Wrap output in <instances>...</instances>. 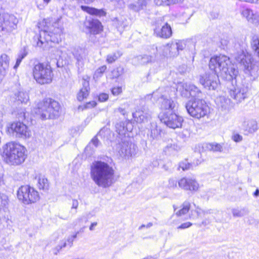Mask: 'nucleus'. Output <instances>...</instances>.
I'll return each instance as SVG.
<instances>
[{
	"label": "nucleus",
	"mask_w": 259,
	"mask_h": 259,
	"mask_svg": "<svg viewBox=\"0 0 259 259\" xmlns=\"http://www.w3.org/2000/svg\"><path fill=\"white\" fill-rule=\"evenodd\" d=\"M209 68L214 73H205L200 76V83L209 90H216L219 86V77L228 81H232V88L229 93L237 102H241L247 95L248 88L243 84L236 83L238 70L231 63L230 58L226 55H220L211 57L209 63Z\"/></svg>",
	"instance_id": "obj_1"
},
{
	"label": "nucleus",
	"mask_w": 259,
	"mask_h": 259,
	"mask_svg": "<svg viewBox=\"0 0 259 259\" xmlns=\"http://www.w3.org/2000/svg\"><path fill=\"white\" fill-rule=\"evenodd\" d=\"M91 177L98 187L106 188L114 183V170L107 163L97 161L91 166Z\"/></svg>",
	"instance_id": "obj_2"
},
{
	"label": "nucleus",
	"mask_w": 259,
	"mask_h": 259,
	"mask_svg": "<svg viewBox=\"0 0 259 259\" xmlns=\"http://www.w3.org/2000/svg\"><path fill=\"white\" fill-rule=\"evenodd\" d=\"M24 146L14 142H9L3 145L1 155L4 161L9 165L18 166L22 164L26 158Z\"/></svg>",
	"instance_id": "obj_3"
},
{
	"label": "nucleus",
	"mask_w": 259,
	"mask_h": 259,
	"mask_svg": "<svg viewBox=\"0 0 259 259\" xmlns=\"http://www.w3.org/2000/svg\"><path fill=\"white\" fill-rule=\"evenodd\" d=\"M60 110L59 103L51 99H47L39 102L35 113L42 119L55 118L58 116Z\"/></svg>",
	"instance_id": "obj_4"
},
{
	"label": "nucleus",
	"mask_w": 259,
	"mask_h": 259,
	"mask_svg": "<svg viewBox=\"0 0 259 259\" xmlns=\"http://www.w3.org/2000/svg\"><path fill=\"white\" fill-rule=\"evenodd\" d=\"M61 30L57 28L49 27L47 26L40 31L39 36L37 37V46L39 47H46L49 42L59 43L61 41Z\"/></svg>",
	"instance_id": "obj_5"
},
{
	"label": "nucleus",
	"mask_w": 259,
	"mask_h": 259,
	"mask_svg": "<svg viewBox=\"0 0 259 259\" xmlns=\"http://www.w3.org/2000/svg\"><path fill=\"white\" fill-rule=\"evenodd\" d=\"M33 75L37 83L49 84L52 81L53 71L51 66L46 63H38L33 68Z\"/></svg>",
	"instance_id": "obj_6"
},
{
	"label": "nucleus",
	"mask_w": 259,
	"mask_h": 259,
	"mask_svg": "<svg viewBox=\"0 0 259 259\" xmlns=\"http://www.w3.org/2000/svg\"><path fill=\"white\" fill-rule=\"evenodd\" d=\"M188 113L192 117L199 119L207 115L209 107L202 100L195 99L189 101L185 105Z\"/></svg>",
	"instance_id": "obj_7"
},
{
	"label": "nucleus",
	"mask_w": 259,
	"mask_h": 259,
	"mask_svg": "<svg viewBox=\"0 0 259 259\" xmlns=\"http://www.w3.org/2000/svg\"><path fill=\"white\" fill-rule=\"evenodd\" d=\"M168 88H159L153 93L152 96L154 99L159 100L160 108L162 110L172 112L177 104L168 97Z\"/></svg>",
	"instance_id": "obj_8"
},
{
	"label": "nucleus",
	"mask_w": 259,
	"mask_h": 259,
	"mask_svg": "<svg viewBox=\"0 0 259 259\" xmlns=\"http://www.w3.org/2000/svg\"><path fill=\"white\" fill-rule=\"evenodd\" d=\"M172 42L157 47L155 45L150 46L149 52L154 55L158 60L174 58L177 57V52L175 51Z\"/></svg>",
	"instance_id": "obj_9"
},
{
	"label": "nucleus",
	"mask_w": 259,
	"mask_h": 259,
	"mask_svg": "<svg viewBox=\"0 0 259 259\" xmlns=\"http://www.w3.org/2000/svg\"><path fill=\"white\" fill-rule=\"evenodd\" d=\"M18 199L25 204L35 203L39 199L38 192L29 185L21 186L17 191Z\"/></svg>",
	"instance_id": "obj_10"
},
{
	"label": "nucleus",
	"mask_w": 259,
	"mask_h": 259,
	"mask_svg": "<svg viewBox=\"0 0 259 259\" xmlns=\"http://www.w3.org/2000/svg\"><path fill=\"white\" fill-rule=\"evenodd\" d=\"M18 22L15 16L0 10V32L2 35H7L16 29Z\"/></svg>",
	"instance_id": "obj_11"
},
{
	"label": "nucleus",
	"mask_w": 259,
	"mask_h": 259,
	"mask_svg": "<svg viewBox=\"0 0 259 259\" xmlns=\"http://www.w3.org/2000/svg\"><path fill=\"white\" fill-rule=\"evenodd\" d=\"M160 121L167 127L173 129L181 127L183 122L182 116L170 111H164L159 114Z\"/></svg>",
	"instance_id": "obj_12"
},
{
	"label": "nucleus",
	"mask_w": 259,
	"mask_h": 259,
	"mask_svg": "<svg viewBox=\"0 0 259 259\" xmlns=\"http://www.w3.org/2000/svg\"><path fill=\"white\" fill-rule=\"evenodd\" d=\"M8 132L12 133L16 137L23 139L29 138L31 136V131L23 122H14L8 127Z\"/></svg>",
	"instance_id": "obj_13"
},
{
	"label": "nucleus",
	"mask_w": 259,
	"mask_h": 259,
	"mask_svg": "<svg viewBox=\"0 0 259 259\" xmlns=\"http://www.w3.org/2000/svg\"><path fill=\"white\" fill-rule=\"evenodd\" d=\"M177 90L181 92L182 96L188 98L199 97L201 94L200 90L195 85L185 82H181L178 84Z\"/></svg>",
	"instance_id": "obj_14"
},
{
	"label": "nucleus",
	"mask_w": 259,
	"mask_h": 259,
	"mask_svg": "<svg viewBox=\"0 0 259 259\" xmlns=\"http://www.w3.org/2000/svg\"><path fill=\"white\" fill-rule=\"evenodd\" d=\"M154 33L157 37L167 39L171 36L172 32L171 26L167 22L159 23L158 21L154 28Z\"/></svg>",
	"instance_id": "obj_15"
},
{
	"label": "nucleus",
	"mask_w": 259,
	"mask_h": 259,
	"mask_svg": "<svg viewBox=\"0 0 259 259\" xmlns=\"http://www.w3.org/2000/svg\"><path fill=\"white\" fill-rule=\"evenodd\" d=\"M119 147V154L121 157L125 159H129L135 156L138 151L137 147L132 143H123Z\"/></svg>",
	"instance_id": "obj_16"
},
{
	"label": "nucleus",
	"mask_w": 259,
	"mask_h": 259,
	"mask_svg": "<svg viewBox=\"0 0 259 259\" xmlns=\"http://www.w3.org/2000/svg\"><path fill=\"white\" fill-rule=\"evenodd\" d=\"M180 188L191 191H196L198 189L199 184L195 179L190 177H184L178 182Z\"/></svg>",
	"instance_id": "obj_17"
},
{
	"label": "nucleus",
	"mask_w": 259,
	"mask_h": 259,
	"mask_svg": "<svg viewBox=\"0 0 259 259\" xmlns=\"http://www.w3.org/2000/svg\"><path fill=\"white\" fill-rule=\"evenodd\" d=\"M236 61L242 65L245 69L250 70L252 69L251 56L243 51L238 52L235 55Z\"/></svg>",
	"instance_id": "obj_18"
},
{
	"label": "nucleus",
	"mask_w": 259,
	"mask_h": 259,
	"mask_svg": "<svg viewBox=\"0 0 259 259\" xmlns=\"http://www.w3.org/2000/svg\"><path fill=\"white\" fill-rule=\"evenodd\" d=\"M84 25L93 34H99L103 31L102 23L98 19L93 18L87 19L84 22Z\"/></svg>",
	"instance_id": "obj_19"
},
{
	"label": "nucleus",
	"mask_w": 259,
	"mask_h": 259,
	"mask_svg": "<svg viewBox=\"0 0 259 259\" xmlns=\"http://www.w3.org/2000/svg\"><path fill=\"white\" fill-rule=\"evenodd\" d=\"M133 116L134 120L139 123L148 121L151 118V113L148 110L142 108L137 110L133 113Z\"/></svg>",
	"instance_id": "obj_20"
},
{
	"label": "nucleus",
	"mask_w": 259,
	"mask_h": 259,
	"mask_svg": "<svg viewBox=\"0 0 259 259\" xmlns=\"http://www.w3.org/2000/svg\"><path fill=\"white\" fill-rule=\"evenodd\" d=\"M82 87L77 94L76 98L78 101H82L86 99L90 93L89 78H83L82 82Z\"/></svg>",
	"instance_id": "obj_21"
},
{
	"label": "nucleus",
	"mask_w": 259,
	"mask_h": 259,
	"mask_svg": "<svg viewBox=\"0 0 259 259\" xmlns=\"http://www.w3.org/2000/svg\"><path fill=\"white\" fill-rule=\"evenodd\" d=\"M10 59L6 54H3L0 56V78H4L8 73Z\"/></svg>",
	"instance_id": "obj_22"
},
{
	"label": "nucleus",
	"mask_w": 259,
	"mask_h": 259,
	"mask_svg": "<svg viewBox=\"0 0 259 259\" xmlns=\"http://www.w3.org/2000/svg\"><path fill=\"white\" fill-rule=\"evenodd\" d=\"M241 15L247 20L255 25L259 24V15L249 9H245L241 12Z\"/></svg>",
	"instance_id": "obj_23"
},
{
	"label": "nucleus",
	"mask_w": 259,
	"mask_h": 259,
	"mask_svg": "<svg viewBox=\"0 0 259 259\" xmlns=\"http://www.w3.org/2000/svg\"><path fill=\"white\" fill-rule=\"evenodd\" d=\"M72 54L77 60L78 65H82L83 64V60L87 55V51L84 49L77 47L74 49Z\"/></svg>",
	"instance_id": "obj_24"
},
{
	"label": "nucleus",
	"mask_w": 259,
	"mask_h": 259,
	"mask_svg": "<svg viewBox=\"0 0 259 259\" xmlns=\"http://www.w3.org/2000/svg\"><path fill=\"white\" fill-rule=\"evenodd\" d=\"M80 8L83 11L92 15L101 17L105 16L106 14V13L103 9H97L95 8L83 5L80 6Z\"/></svg>",
	"instance_id": "obj_25"
},
{
	"label": "nucleus",
	"mask_w": 259,
	"mask_h": 259,
	"mask_svg": "<svg viewBox=\"0 0 259 259\" xmlns=\"http://www.w3.org/2000/svg\"><path fill=\"white\" fill-rule=\"evenodd\" d=\"M149 133L148 136L152 140H158L160 137V130L157 128V123L155 122H151L149 129Z\"/></svg>",
	"instance_id": "obj_26"
},
{
	"label": "nucleus",
	"mask_w": 259,
	"mask_h": 259,
	"mask_svg": "<svg viewBox=\"0 0 259 259\" xmlns=\"http://www.w3.org/2000/svg\"><path fill=\"white\" fill-rule=\"evenodd\" d=\"M242 125L244 129L250 133L255 132L258 128L256 121L253 119H245Z\"/></svg>",
	"instance_id": "obj_27"
},
{
	"label": "nucleus",
	"mask_w": 259,
	"mask_h": 259,
	"mask_svg": "<svg viewBox=\"0 0 259 259\" xmlns=\"http://www.w3.org/2000/svg\"><path fill=\"white\" fill-rule=\"evenodd\" d=\"M215 103L222 110H228L229 108L230 100L225 96H221L216 98Z\"/></svg>",
	"instance_id": "obj_28"
},
{
	"label": "nucleus",
	"mask_w": 259,
	"mask_h": 259,
	"mask_svg": "<svg viewBox=\"0 0 259 259\" xmlns=\"http://www.w3.org/2000/svg\"><path fill=\"white\" fill-rule=\"evenodd\" d=\"M150 47H149L147 50L148 52V55H143L138 57V60L141 64H146L149 63H151L154 61L155 59L157 60V58L153 54H151L149 50Z\"/></svg>",
	"instance_id": "obj_29"
},
{
	"label": "nucleus",
	"mask_w": 259,
	"mask_h": 259,
	"mask_svg": "<svg viewBox=\"0 0 259 259\" xmlns=\"http://www.w3.org/2000/svg\"><path fill=\"white\" fill-rule=\"evenodd\" d=\"M175 51L177 52V57L179 55V52L184 50L190 41L188 40H176L171 41Z\"/></svg>",
	"instance_id": "obj_30"
},
{
	"label": "nucleus",
	"mask_w": 259,
	"mask_h": 259,
	"mask_svg": "<svg viewBox=\"0 0 259 259\" xmlns=\"http://www.w3.org/2000/svg\"><path fill=\"white\" fill-rule=\"evenodd\" d=\"M149 0H138L136 4H131L128 7L130 9L138 12L144 9L147 5Z\"/></svg>",
	"instance_id": "obj_31"
},
{
	"label": "nucleus",
	"mask_w": 259,
	"mask_h": 259,
	"mask_svg": "<svg viewBox=\"0 0 259 259\" xmlns=\"http://www.w3.org/2000/svg\"><path fill=\"white\" fill-rule=\"evenodd\" d=\"M174 211L178 217H181L186 214L190 210V203L188 201L184 202L181 207V209L177 211V208L174 206Z\"/></svg>",
	"instance_id": "obj_32"
},
{
	"label": "nucleus",
	"mask_w": 259,
	"mask_h": 259,
	"mask_svg": "<svg viewBox=\"0 0 259 259\" xmlns=\"http://www.w3.org/2000/svg\"><path fill=\"white\" fill-rule=\"evenodd\" d=\"M15 98L16 100L22 103H26L29 99L28 93L23 91H20L15 93Z\"/></svg>",
	"instance_id": "obj_33"
},
{
	"label": "nucleus",
	"mask_w": 259,
	"mask_h": 259,
	"mask_svg": "<svg viewBox=\"0 0 259 259\" xmlns=\"http://www.w3.org/2000/svg\"><path fill=\"white\" fill-rule=\"evenodd\" d=\"M37 186L39 189L46 191L49 189V184L46 178L44 176H39L37 180Z\"/></svg>",
	"instance_id": "obj_34"
},
{
	"label": "nucleus",
	"mask_w": 259,
	"mask_h": 259,
	"mask_svg": "<svg viewBox=\"0 0 259 259\" xmlns=\"http://www.w3.org/2000/svg\"><path fill=\"white\" fill-rule=\"evenodd\" d=\"M251 46L255 54L259 58V36L258 35H254L252 36Z\"/></svg>",
	"instance_id": "obj_35"
},
{
	"label": "nucleus",
	"mask_w": 259,
	"mask_h": 259,
	"mask_svg": "<svg viewBox=\"0 0 259 259\" xmlns=\"http://www.w3.org/2000/svg\"><path fill=\"white\" fill-rule=\"evenodd\" d=\"M27 52L25 48L22 49L19 54H18V56L16 59V62L15 65L13 67V68L15 70H16L20 63L22 62V60L27 56Z\"/></svg>",
	"instance_id": "obj_36"
},
{
	"label": "nucleus",
	"mask_w": 259,
	"mask_h": 259,
	"mask_svg": "<svg viewBox=\"0 0 259 259\" xmlns=\"http://www.w3.org/2000/svg\"><path fill=\"white\" fill-rule=\"evenodd\" d=\"M207 149L213 152H222L223 151V146L218 143H209L206 144Z\"/></svg>",
	"instance_id": "obj_37"
},
{
	"label": "nucleus",
	"mask_w": 259,
	"mask_h": 259,
	"mask_svg": "<svg viewBox=\"0 0 259 259\" xmlns=\"http://www.w3.org/2000/svg\"><path fill=\"white\" fill-rule=\"evenodd\" d=\"M232 212L234 217H242L246 215L248 212V210L245 208L241 209L234 208Z\"/></svg>",
	"instance_id": "obj_38"
},
{
	"label": "nucleus",
	"mask_w": 259,
	"mask_h": 259,
	"mask_svg": "<svg viewBox=\"0 0 259 259\" xmlns=\"http://www.w3.org/2000/svg\"><path fill=\"white\" fill-rule=\"evenodd\" d=\"M116 131L119 135H125L127 129L125 127V123L123 122H119L116 124Z\"/></svg>",
	"instance_id": "obj_39"
},
{
	"label": "nucleus",
	"mask_w": 259,
	"mask_h": 259,
	"mask_svg": "<svg viewBox=\"0 0 259 259\" xmlns=\"http://www.w3.org/2000/svg\"><path fill=\"white\" fill-rule=\"evenodd\" d=\"M123 68L121 67L114 69L111 72V78L112 79L117 78L123 73Z\"/></svg>",
	"instance_id": "obj_40"
},
{
	"label": "nucleus",
	"mask_w": 259,
	"mask_h": 259,
	"mask_svg": "<svg viewBox=\"0 0 259 259\" xmlns=\"http://www.w3.org/2000/svg\"><path fill=\"white\" fill-rule=\"evenodd\" d=\"M121 54L119 52H116L109 54L107 56L106 61L109 63H112L119 58Z\"/></svg>",
	"instance_id": "obj_41"
},
{
	"label": "nucleus",
	"mask_w": 259,
	"mask_h": 259,
	"mask_svg": "<svg viewBox=\"0 0 259 259\" xmlns=\"http://www.w3.org/2000/svg\"><path fill=\"white\" fill-rule=\"evenodd\" d=\"M67 247V242L65 241H62L59 244L53 249V253L57 255L62 248Z\"/></svg>",
	"instance_id": "obj_42"
},
{
	"label": "nucleus",
	"mask_w": 259,
	"mask_h": 259,
	"mask_svg": "<svg viewBox=\"0 0 259 259\" xmlns=\"http://www.w3.org/2000/svg\"><path fill=\"white\" fill-rule=\"evenodd\" d=\"M107 67L105 65H103L98 68L94 73V78L98 79L99 77L102 76V75H103V73L105 71Z\"/></svg>",
	"instance_id": "obj_43"
},
{
	"label": "nucleus",
	"mask_w": 259,
	"mask_h": 259,
	"mask_svg": "<svg viewBox=\"0 0 259 259\" xmlns=\"http://www.w3.org/2000/svg\"><path fill=\"white\" fill-rule=\"evenodd\" d=\"M195 212L197 213V217H199L202 215H205L206 214L212 213V210L209 209L206 210H203L200 208H197V209L195 210Z\"/></svg>",
	"instance_id": "obj_44"
},
{
	"label": "nucleus",
	"mask_w": 259,
	"mask_h": 259,
	"mask_svg": "<svg viewBox=\"0 0 259 259\" xmlns=\"http://www.w3.org/2000/svg\"><path fill=\"white\" fill-rule=\"evenodd\" d=\"M8 200L6 195L0 193V209L8 204Z\"/></svg>",
	"instance_id": "obj_45"
},
{
	"label": "nucleus",
	"mask_w": 259,
	"mask_h": 259,
	"mask_svg": "<svg viewBox=\"0 0 259 259\" xmlns=\"http://www.w3.org/2000/svg\"><path fill=\"white\" fill-rule=\"evenodd\" d=\"M78 233V232H76L75 234L69 236L67 240H64L67 242V247H71L73 245V242L75 239L76 238L77 235Z\"/></svg>",
	"instance_id": "obj_46"
},
{
	"label": "nucleus",
	"mask_w": 259,
	"mask_h": 259,
	"mask_svg": "<svg viewBox=\"0 0 259 259\" xmlns=\"http://www.w3.org/2000/svg\"><path fill=\"white\" fill-rule=\"evenodd\" d=\"M179 167L182 168L183 170H186L191 168L192 167V165L187 160H185L180 163Z\"/></svg>",
	"instance_id": "obj_47"
},
{
	"label": "nucleus",
	"mask_w": 259,
	"mask_h": 259,
	"mask_svg": "<svg viewBox=\"0 0 259 259\" xmlns=\"http://www.w3.org/2000/svg\"><path fill=\"white\" fill-rule=\"evenodd\" d=\"M122 88L120 87H114L112 89L111 92L114 96H118L122 93Z\"/></svg>",
	"instance_id": "obj_48"
},
{
	"label": "nucleus",
	"mask_w": 259,
	"mask_h": 259,
	"mask_svg": "<svg viewBox=\"0 0 259 259\" xmlns=\"http://www.w3.org/2000/svg\"><path fill=\"white\" fill-rule=\"evenodd\" d=\"M97 105V103L95 101H92L87 103L82 108V109H89L95 107Z\"/></svg>",
	"instance_id": "obj_49"
},
{
	"label": "nucleus",
	"mask_w": 259,
	"mask_h": 259,
	"mask_svg": "<svg viewBox=\"0 0 259 259\" xmlns=\"http://www.w3.org/2000/svg\"><path fill=\"white\" fill-rule=\"evenodd\" d=\"M100 144V142L98 139L97 138V136L94 137L91 142L90 143V145H93L95 147H98Z\"/></svg>",
	"instance_id": "obj_50"
},
{
	"label": "nucleus",
	"mask_w": 259,
	"mask_h": 259,
	"mask_svg": "<svg viewBox=\"0 0 259 259\" xmlns=\"http://www.w3.org/2000/svg\"><path fill=\"white\" fill-rule=\"evenodd\" d=\"M109 96L107 94L102 93L100 94L98 97V99L100 102H105L108 99Z\"/></svg>",
	"instance_id": "obj_51"
},
{
	"label": "nucleus",
	"mask_w": 259,
	"mask_h": 259,
	"mask_svg": "<svg viewBox=\"0 0 259 259\" xmlns=\"http://www.w3.org/2000/svg\"><path fill=\"white\" fill-rule=\"evenodd\" d=\"M192 225V224L190 222H186L182 224L180 226H179L177 229H185L189 228Z\"/></svg>",
	"instance_id": "obj_52"
},
{
	"label": "nucleus",
	"mask_w": 259,
	"mask_h": 259,
	"mask_svg": "<svg viewBox=\"0 0 259 259\" xmlns=\"http://www.w3.org/2000/svg\"><path fill=\"white\" fill-rule=\"evenodd\" d=\"M177 181L174 179H170L168 181V187L171 188L177 187Z\"/></svg>",
	"instance_id": "obj_53"
},
{
	"label": "nucleus",
	"mask_w": 259,
	"mask_h": 259,
	"mask_svg": "<svg viewBox=\"0 0 259 259\" xmlns=\"http://www.w3.org/2000/svg\"><path fill=\"white\" fill-rule=\"evenodd\" d=\"M233 140L236 142H239L242 140V137L239 134H235L233 136Z\"/></svg>",
	"instance_id": "obj_54"
},
{
	"label": "nucleus",
	"mask_w": 259,
	"mask_h": 259,
	"mask_svg": "<svg viewBox=\"0 0 259 259\" xmlns=\"http://www.w3.org/2000/svg\"><path fill=\"white\" fill-rule=\"evenodd\" d=\"M184 0H169V5L182 4Z\"/></svg>",
	"instance_id": "obj_55"
},
{
	"label": "nucleus",
	"mask_w": 259,
	"mask_h": 259,
	"mask_svg": "<svg viewBox=\"0 0 259 259\" xmlns=\"http://www.w3.org/2000/svg\"><path fill=\"white\" fill-rule=\"evenodd\" d=\"M116 111L117 112H119L120 113H121L123 116H125V115H126V113H127L125 110L121 107L118 108L116 109Z\"/></svg>",
	"instance_id": "obj_56"
},
{
	"label": "nucleus",
	"mask_w": 259,
	"mask_h": 259,
	"mask_svg": "<svg viewBox=\"0 0 259 259\" xmlns=\"http://www.w3.org/2000/svg\"><path fill=\"white\" fill-rule=\"evenodd\" d=\"M78 3L92 4L95 0H76Z\"/></svg>",
	"instance_id": "obj_57"
},
{
	"label": "nucleus",
	"mask_w": 259,
	"mask_h": 259,
	"mask_svg": "<svg viewBox=\"0 0 259 259\" xmlns=\"http://www.w3.org/2000/svg\"><path fill=\"white\" fill-rule=\"evenodd\" d=\"M78 205V202L76 199H73L72 200V208H75L76 209Z\"/></svg>",
	"instance_id": "obj_58"
},
{
	"label": "nucleus",
	"mask_w": 259,
	"mask_h": 259,
	"mask_svg": "<svg viewBox=\"0 0 259 259\" xmlns=\"http://www.w3.org/2000/svg\"><path fill=\"white\" fill-rule=\"evenodd\" d=\"M4 113V107L2 105H0V120H1Z\"/></svg>",
	"instance_id": "obj_59"
},
{
	"label": "nucleus",
	"mask_w": 259,
	"mask_h": 259,
	"mask_svg": "<svg viewBox=\"0 0 259 259\" xmlns=\"http://www.w3.org/2000/svg\"><path fill=\"white\" fill-rule=\"evenodd\" d=\"M97 225V222H94L91 224V226H90V230L93 231L94 230L95 227Z\"/></svg>",
	"instance_id": "obj_60"
},
{
	"label": "nucleus",
	"mask_w": 259,
	"mask_h": 259,
	"mask_svg": "<svg viewBox=\"0 0 259 259\" xmlns=\"http://www.w3.org/2000/svg\"><path fill=\"white\" fill-rule=\"evenodd\" d=\"M154 2L157 6L163 5L162 2L160 0H154Z\"/></svg>",
	"instance_id": "obj_61"
},
{
	"label": "nucleus",
	"mask_w": 259,
	"mask_h": 259,
	"mask_svg": "<svg viewBox=\"0 0 259 259\" xmlns=\"http://www.w3.org/2000/svg\"><path fill=\"white\" fill-rule=\"evenodd\" d=\"M4 183L3 180V174L0 173V186H1Z\"/></svg>",
	"instance_id": "obj_62"
},
{
	"label": "nucleus",
	"mask_w": 259,
	"mask_h": 259,
	"mask_svg": "<svg viewBox=\"0 0 259 259\" xmlns=\"http://www.w3.org/2000/svg\"><path fill=\"white\" fill-rule=\"evenodd\" d=\"M160 1L162 2L163 5H169V0H160Z\"/></svg>",
	"instance_id": "obj_63"
},
{
	"label": "nucleus",
	"mask_w": 259,
	"mask_h": 259,
	"mask_svg": "<svg viewBox=\"0 0 259 259\" xmlns=\"http://www.w3.org/2000/svg\"><path fill=\"white\" fill-rule=\"evenodd\" d=\"M259 195V190L256 189L254 193V196L257 197Z\"/></svg>",
	"instance_id": "obj_64"
}]
</instances>
